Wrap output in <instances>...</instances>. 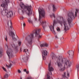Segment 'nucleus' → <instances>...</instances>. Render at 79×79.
Segmentation results:
<instances>
[{
  "label": "nucleus",
  "instance_id": "f257e3e1",
  "mask_svg": "<svg viewBox=\"0 0 79 79\" xmlns=\"http://www.w3.org/2000/svg\"><path fill=\"white\" fill-rule=\"evenodd\" d=\"M57 63L60 71H63L66 68H69L71 66L72 62H71L69 60L63 59L62 56H59L57 60Z\"/></svg>",
  "mask_w": 79,
  "mask_h": 79
},
{
  "label": "nucleus",
  "instance_id": "f03ea898",
  "mask_svg": "<svg viewBox=\"0 0 79 79\" xmlns=\"http://www.w3.org/2000/svg\"><path fill=\"white\" fill-rule=\"evenodd\" d=\"M21 9L19 10V11H22L23 14L26 13L28 16H31L32 15V10H31V6H25L23 2H21L20 4Z\"/></svg>",
  "mask_w": 79,
  "mask_h": 79
},
{
  "label": "nucleus",
  "instance_id": "7ed1b4c3",
  "mask_svg": "<svg viewBox=\"0 0 79 79\" xmlns=\"http://www.w3.org/2000/svg\"><path fill=\"white\" fill-rule=\"evenodd\" d=\"M8 3H10V0H4L3 2L1 5V6L3 8V10H1L0 13L2 16H6L8 13Z\"/></svg>",
  "mask_w": 79,
  "mask_h": 79
},
{
  "label": "nucleus",
  "instance_id": "20e7f679",
  "mask_svg": "<svg viewBox=\"0 0 79 79\" xmlns=\"http://www.w3.org/2000/svg\"><path fill=\"white\" fill-rule=\"evenodd\" d=\"M57 20L58 23H59L62 26H63L64 24V31H66L69 29L70 27V24H66L65 21H64V19H63V17H58L57 18Z\"/></svg>",
  "mask_w": 79,
  "mask_h": 79
},
{
  "label": "nucleus",
  "instance_id": "39448f33",
  "mask_svg": "<svg viewBox=\"0 0 79 79\" xmlns=\"http://www.w3.org/2000/svg\"><path fill=\"white\" fill-rule=\"evenodd\" d=\"M13 27L12 26H10L8 28V31H9V34L11 37H12L13 40L14 41H16L18 39V37L17 35L15 34V33L12 31L13 30Z\"/></svg>",
  "mask_w": 79,
  "mask_h": 79
},
{
  "label": "nucleus",
  "instance_id": "423d86ee",
  "mask_svg": "<svg viewBox=\"0 0 79 79\" xmlns=\"http://www.w3.org/2000/svg\"><path fill=\"white\" fill-rule=\"evenodd\" d=\"M34 38V34H31L30 35H28L26 38V40H27V43L26 45L27 47H31L32 44V39Z\"/></svg>",
  "mask_w": 79,
  "mask_h": 79
},
{
  "label": "nucleus",
  "instance_id": "0eeeda50",
  "mask_svg": "<svg viewBox=\"0 0 79 79\" xmlns=\"http://www.w3.org/2000/svg\"><path fill=\"white\" fill-rule=\"evenodd\" d=\"M38 11L39 14V21H40V19L42 18V17L45 16V12L44 9H42L40 8L38 9Z\"/></svg>",
  "mask_w": 79,
  "mask_h": 79
},
{
  "label": "nucleus",
  "instance_id": "6e6552de",
  "mask_svg": "<svg viewBox=\"0 0 79 79\" xmlns=\"http://www.w3.org/2000/svg\"><path fill=\"white\" fill-rule=\"evenodd\" d=\"M74 14L73 13L71 12L69 13L68 15V17L67 19L69 23L70 24L71 23V21H72V19L74 18Z\"/></svg>",
  "mask_w": 79,
  "mask_h": 79
},
{
  "label": "nucleus",
  "instance_id": "1a4fd4ad",
  "mask_svg": "<svg viewBox=\"0 0 79 79\" xmlns=\"http://www.w3.org/2000/svg\"><path fill=\"white\" fill-rule=\"evenodd\" d=\"M40 32V29H38L35 31V34L36 37H38V39H40L42 37V35H40L39 33Z\"/></svg>",
  "mask_w": 79,
  "mask_h": 79
},
{
  "label": "nucleus",
  "instance_id": "9d476101",
  "mask_svg": "<svg viewBox=\"0 0 79 79\" xmlns=\"http://www.w3.org/2000/svg\"><path fill=\"white\" fill-rule=\"evenodd\" d=\"M56 20H55L53 21V26L52 25L50 26L49 28L51 31L53 32V34H55V31L54 30V27L56 24Z\"/></svg>",
  "mask_w": 79,
  "mask_h": 79
},
{
  "label": "nucleus",
  "instance_id": "9b49d317",
  "mask_svg": "<svg viewBox=\"0 0 79 79\" xmlns=\"http://www.w3.org/2000/svg\"><path fill=\"white\" fill-rule=\"evenodd\" d=\"M6 53L9 56V59L10 58H12L14 56L13 55V51L11 49H8L6 52Z\"/></svg>",
  "mask_w": 79,
  "mask_h": 79
},
{
  "label": "nucleus",
  "instance_id": "f8f14e48",
  "mask_svg": "<svg viewBox=\"0 0 79 79\" xmlns=\"http://www.w3.org/2000/svg\"><path fill=\"white\" fill-rule=\"evenodd\" d=\"M40 23L42 24L43 27L44 31H45L47 29V25H46V22H43L42 20L40 21Z\"/></svg>",
  "mask_w": 79,
  "mask_h": 79
},
{
  "label": "nucleus",
  "instance_id": "ddd939ff",
  "mask_svg": "<svg viewBox=\"0 0 79 79\" xmlns=\"http://www.w3.org/2000/svg\"><path fill=\"white\" fill-rule=\"evenodd\" d=\"M13 11H10L7 13L6 16L7 18H11V17H13Z\"/></svg>",
  "mask_w": 79,
  "mask_h": 79
},
{
  "label": "nucleus",
  "instance_id": "4468645a",
  "mask_svg": "<svg viewBox=\"0 0 79 79\" xmlns=\"http://www.w3.org/2000/svg\"><path fill=\"white\" fill-rule=\"evenodd\" d=\"M41 51L42 53V55H44V56H47V51L45 49H42Z\"/></svg>",
  "mask_w": 79,
  "mask_h": 79
},
{
  "label": "nucleus",
  "instance_id": "2eb2a0df",
  "mask_svg": "<svg viewBox=\"0 0 79 79\" xmlns=\"http://www.w3.org/2000/svg\"><path fill=\"white\" fill-rule=\"evenodd\" d=\"M68 53L69 54V56L70 58H73V54H74V52L73 51H69Z\"/></svg>",
  "mask_w": 79,
  "mask_h": 79
},
{
  "label": "nucleus",
  "instance_id": "dca6fc26",
  "mask_svg": "<svg viewBox=\"0 0 79 79\" xmlns=\"http://www.w3.org/2000/svg\"><path fill=\"white\" fill-rule=\"evenodd\" d=\"M48 70L49 71H53V68L51 66V63H49L48 64Z\"/></svg>",
  "mask_w": 79,
  "mask_h": 79
},
{
  "label": "nucleus",
  "instance_id": "f3484780",
  "mask_svg": "<svg viewBox=\"0 0 79 79\" xmlns=\"http://www.w3.org/2000/svg\"><path fill=\"white\" fill-rule=\"evenodd\" d=\"M48 46V44L47 43H45L44 44H41L40 45L41 47H47Z\"/></svg>",
  "mask_w": 79,
  "mask_h": 79
},
{
  "label": "nucleus",
  "instance_id": "a211bd4d",
  "mask_svg": "<svg viewBox=\"0 0 79 79\" xmlns=\"http://www.w3.org/2000/svg\"><path fill=\"white\" fill-rule=\"evenodd\" d=\"M0 56L1 57L3 55V48H0Z\"/></svg>",
  "mask_w": 79,
  "mask_h": 79
},
{
  "label": "nucleus",
  "instance_id": "6ab92c4d",
  "mask_svg": "<svg viewBox=\"0 0 79 79\" xmlns=\"http://www.w3.org/2000/svg\"><path fill=\"white\" fill-rule=\"evenodd\" d=\"M11 45L13 48H15V49H16V50H17V51L18 50V49H17L18 46H15V45L13 43L11 44Z\"/></svg>",
  "mask_w": 79,
  "mask_h": 79
},
{
  "label": "nucleus",
  "instance_id": "aec40b11",
  "mask_svg": "<svg viewBox=\"0 0 79 79\" xmlns=\"http://www.w3.org/2000/svg\"><path fill=\"white\" fill-rule=\"evenodd\" d=\"M29 55H28V56H27V57H23V60H24V61L27 60L29 59Z\"/></svg>",
  "mask_w": 79,
  "mask_h": 79
},
{
  "label": "nucleus",
  "instance_id": "412c9836",
  "mask_svg": "<svg viewBox=\"0 0 79 79\" xmlns=\"http://www.w3.org/2000/svg\"><path fill=\"white\" fill-rule=\"evenodd\" d=\"M66 77V73L64 72V75H62V79H65V78Z\"/></svg>",
  "mask_w": 79,
  "mask_h": 79
},
{
  "label": "nucleus",
  "instance_id": "4be33fe9",
  "mask_svg": "<svg viewBox=\"0 0 79 79\" xmlns=\"http://www.w3.org/2000/svg\"><path fill=\"white\" fill-rule=\"evenodd\" d=\"M52 8H53V11H55L56 10V7H55V5H52Z\"/></svg>",
  "mask_w": 79,
  "mask_h": 79
},
{
  "label": "nucleus",
  "instance_id": "5701e85b",
  "mask_svg": "<svg viewBox=\"0 0 79 79\" xmlns=\"http://www.w3.org/2000/svg\"><path fill=\"white\" fill-rule=\"evenodd\" d=\"M28 23H30V24L32 23L33 22L31 20V18L28 19Z\"/></svg>",
  "mask_w": 79,
  "mask_h": 79
},
{
  "label": "nucleus",
  "instance_id": "b1692460",
  "mask_svg": "<svg viewBox=\"0 0 79 79\" xmlns=\"http://www.w3.org/2000/svg\"><path fill=\"white\" fill-rule=\"evenodd\" d=\"M20 20H22V21H23V20H24V19L25 18L24 17H23V16H21L20 17Z\"/></svg>",
  "mask_w": 79,
  "mask_h": 79
},
{
  "label": "nucleus",
  "instance_id": "393cba45",
  "mask_svg": "<svg viewBox=\"0 0 79 79\" xmlns=\"http://www.w3.org/2000/svg\"><path fill=\"white\" fill-rule=\"evenodd\" d=\"M6 66L7 68H11V66H12V64H10L9 65H6Z\"/></svg>",
  "mask_w": 79,
  "mask_h": 79
},
{
  "label": "nucleus",
  "instance_id": "a878e982",
  "mask_svg": "<svg viewBox=\"0 0 79 79\" xmlns=\"http://www.w3.org/2000/svg\"><path fill=\"white\" fill-rule=\"evenodd\" d=\"M8 75L7 74H6L4 76V77L5 78H8Z\"/></svg>",
  "mask_w": 79,
  "mask_h": 79
},
{
  "label": "nucleus",
  "instance_id": "bb28decb",
  "mask_svg": "<svg viewBox=\"0 0 79 79\" xmlns=\"http://www.w3.org/2000/svg\"><path fill=\"white\" fill-rule=\"evenodd\" d=\"M5 40L6 42H8V37H7V36L6 35L5 37Z\"/></svg>",
  "mask_w": 79,
  "mask_h": 79
},
{
  "label": "nucleus",
  "instance_id": "cd10ccee",
  "mask_svg": "<svg viewBox=\"0 0 79 79\" xmlns=\"http://www.w3.org/2000/svg\"><path fill=\"white\" fill-rule=\"evenodd\" d=\"M77 67V70L78 71H79V64H77V65L76 66Z\"/></svg>",
  "mask_w": 79,
  "mask_h": 79
},
{
  "label": "nucleus",
  "instance_id": "c85d7f7f",
  "mask_svg": "<svg viewBox=\"0 0 79 79\" xmlns=\"http://www.w3.org/2000/svg\"><path fill=\"white\" fill-rule=\"evenodd\" d=\"M56 29H57V31H58V32H60V28L57 27L56 28Z\"/></svg>",
  "mask_w": 79,
  "mask_h": 79
},
{
  "label": "nucleus",
  "instance_id": "c756f323",
  "mask_svg": "<svg viewBox=\"0 0 79 79\" xmlns=\"http://www.w3.org/2000/svg\"><path fill=\"white\" fill-rule=\"evenodd\" d=\"M47 79H53V78L52 77H50V76H48V75H47Z\"/></svg>",
  "mask_w": 79,
  "mask_h": 79
},
{
  "label": "nucleus",
  "instance_id": "7c9ffc66",
  "mask_svg": "<svg viewBox=\"0 0 79 79\" xmlns=\"http://www.w3.org/2000/svg\"><path fill=\"white\" fill-rule=\"evenodd\" d=\"M27 52H28V49H24L23 50V52H25V53Z\"/></svg>",
  "mask_w": 79,
  "mask_h": 79
},
{
  "label": "nucleus",
  "instance_id": "2f4dec72",
  "mask_svg": "<svg viewBox=\"0 0 79 79\" xmlns=\"http://www.w3.org/2000/svg\"><path fill=\"white\" fill-rule=\"evenodd\" d=\"M78 10L76 9V12H75V16H76V15H77V13L78 12Z\"/></svg>",
  "mask_w": 79,
  "mask_h": 79
},
{
  "label": "nucleus",
  "instance_id": "473e14b6",
  "mask_svg": "<svg viewBox=\"0 0 79 79\" xmlns=\"http://www.w3.org/2000/svg\"><path fill=\"white\" fill-rule=\"evenodd\" d=\"M18 44H19V46H21V42L19 41Z\"/></svg>",
  "mask_w": 79,
  "mask_h": 79
},
{
  "label": "nucleus",
  "instance_id": "72a5a7b5",
  "mask_svg": "<svg viewBox=\"0 0 79 79\" xmlns=\"http://www.w3.org/2000/svg\"><path fill=\"white\" fill-rule=\"evenodd\" d=\"M2 69L4 70L6 72V69H5V68L4 67H2Z\"/></svg>",
  "mask_w": 79,
  "mask_h": 79
},
{
  "label": "nucleus",
  "instance_id": "f704fd0d",
  "mask_svg": "<svg viewBox=\"0 0 79 79\" xmlns=\"http://www.w3.org/2000/svg\"><path fill=\"white\" fill-rule=\"evenodd\" d=\"M42 56H43V60H45V56H44L43 55H42Z\"/></svg>",
  "mask_w": 79,
  "mask_h": 79
},
{
  "label": "nucleus",
  "instance_id": "c9c22d12",
  "mask_svg": "<svg viewBox=\"0 0 79 79\" xmlns=\"http://www.w3.org/2000/svg\"><path fill=\"white\" fill-rule=\"evenodd\" d=\"M18 72L19 73H21V70H18Z\"/></svg>",
  "mask_w": 79,
  "mask_h": 79
},
{
  "label": "nucleus",
  "instance_id": "e433bc0d",
  "mask_svg": "<svg viewBox=\"0 0 79 79\" xmlns=\"http://www.w3.org/2000/svg\"><path fill=\"white\" fill-rule=\"evenodd\" d=\"M23 71L24 72H26L27 71V70L26 69H25L23 70Z\"/></svg>",
  "mask_w": 79,
  "mask_h": 79
},
{
  "label": "nucleus",
  "instance_id": "4c0bfd02",
  "mask_svg": "<svg viewBox=\"0 0 79 79\" xmlns=\"http://www.w3.org/2000/svg\"><path fill=\"white\" fill-rule=\"evenodd\" d=\"M26 73L27 74H28L29 73V71H27L26 72Z\"/></svg>",
  "mask_w": 79,
  "mask_h": 79
},
{
  "label": "nucleus",
  "instance_id": "58836bf2",
  "mask_svg": "<svg viewBox=\"0 0 79 79\" xmlns=\"http://www.w3.org/2000/svg\"><path fill=\"white\" fill-rule=\"evenodd\" d=\"M23 27H24V26H26V24H25V23H23Z\"/></svg>",
  "mask_w": 79,
  "mask_h": 79
},
{
  "label": "nucleus",
  "instance_id": "ea45409f",
  "mask_svg": "<svg viewBox=\"0 0 79 79\" xmlns=\"http://www.w3.org/2000/svg\"><path fill=\"white\" fill-rule=\"evenodd\" d=\"M52 16L54 17V18H55V14H53Z\"/></svg>",
  "mask_w": 79,
  "mask_h": 79
},
{
  "label": "nucleus",
  "instance_id": "a19ab883",
  "mask_svg": "<svg viewBox=\"0 0 79 79\" xmlns=\"http://www.w3.org/2000/svg\"><path fill=\"white\" fill-rule=\"evenodd\" d=\"M67 76H69V73H67Z\"/></svg>",
  "mask_w": 79,
  "mask_h": 79
},
{
  "label": "nucleus",
  "instance_id": "79ce46f5",
  "mask_svg": "<svg viewBox=\"0 0 79 79\" xmlns=\"http://www.w3.org/2000/svg\"><path fill=\"white\" fill-rule=\"evenodd\" d=\"M56 39H58V36H56Z\"/></svg>",
  "mask_w": 79,
  "mask_h": 79
},
{
  "label": "nucleus",
  "instance_id": "37998d69",
  "mask_svg": "<svg viewBox=\"0 0 79 79\" xmlns=\"http://www.w3.org/2000/svg\"><path fill=\"white\" fill-rule=\"evenodd\" d=\"M27 79H31V78H29V77H27Z\"/></svg>",
  "mask_w": 79,
  "mask_h": 79
},
{
  "label": "nucleus",
  "instance_id": "c03bdc74",
  "mask_svg": "<svg viewBox=\"0 0 79 79\" xmlns=\"http://www.w3.org/2000/svg\"><path fill=\"white\" fill-rule=\"evenodd\" d=\"M50 17H51V18H52V15H50Z\"/></svg>",
  "mask_w": 79,
  "mask_h": 79
},
{
  "label": "nucleus",
  "instance_id": "a18cd8bd",
  "mask_svg": "<svg viewBox=\"0 0 79 79\" xmlns=\"http://www.w3.org/2000/svg\"><path fill=\"white\" fill-rule=\"evenodd\" d=\"M35 21H36L37 20V19L35 18Z\"/></svg>",
  "mask_w": 79,
  "mask_h": 79
},
{
  "label": "nucleus",
  "instance_id": "49530a36",
  "mask_svg": "<svg viewBox=\"0 0 79 79\" xmlns=\"http://www.w3.org/2000/svg\"><path fill=\"white\" fill-rule=\"evenodd\" d=\"M12 63H13V64H15V62H12Z\"/></svg>",
  "mask_w": 79,
  "mask_h": 79
},
{
  "label": "nucleus",
  "instance_id": "de8ad7c7",
  "mask_svg": "<svg viewBox=\"0 0 79 79\" xmlns=\"http://www.w3.org/2000/svg\"><path fill=\"white\" fill-rule=\"evenodd\" d=\"M22 77H20V79H22Z\"/></svg>",
  "mask_w": 79,
  "mask_h": 79
},
{
  "label": "nucleus",
  "instance_id": "09e8293b",
  "mask_svg": "<svg viewBox=\"0 0 79 79\" xmlns=\"http://www.w3.org/2000/svg\"><path fill=\"white\" fill-rule=\"evenodd\" d=\"M10 24H11V21H10Z\"/></svg>",
  "mask_w": 79,
  "mask_h": 79
},
{
  "label": "nucleus",
  "instance_id": "8fccbe9b",
  "mask_svg": "<svg viewBox=\"0 0 79 79\" xmlns=\"http://www.w3.org/2000/svg\"><path fill=\"white\" fill-rule=\"evenodd\" d=\"M51 75H52V72H50Z\"/></svg>",
  "mask_w": 79,
  "mask_h": 79
},
{
  "label": "nucleus",
  "instance_id": "3c124183",
  "mask_svg": "<svg viewBox=\"0 0 79 79\" xmlns=\"http://www.w3.org/2000/svg\"><path fill=\"white\" fill-rule=\"evenodd\" d=\"M7 25H8H8H9L8 23H7Z\"/></svg>",
  "mask_w": 79,
  "mask_h": 79
},
{
  "label": "nucleus",
  "instance_id": "603ef678",
  "mask_svg": "<svg viewBox=\"0 0 79 79\" xmlns=\"http://www.w3.org/2000/svg\"><path fill=\"white\" fill-rule=\"evenodd\" d=\"M6 46H7V47L8 48V46L7 45H6Z\"/></svg>",
  "mask_w": 79,
  "mask_h": 79
},
{
  "label": "nucleus",
  "instance_id": "864d4df0",
  "mask_svg": "<svg viewBox=\"0 0 79 79\" xmlns=\"http://www.w3.org/2000/svg\"><path fill=\"white\" fill-rule=\"evenodd\" d=\"M22 0H19L20 1H21Z\"/></svg>",
  "mask_w": 79,
  "mask_h": 79
}]
</instances>
